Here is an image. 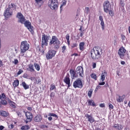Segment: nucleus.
Returning <instances> with one entry per match:
<instances>
[{"mask_svg":"<svg viewBox=\"0 0 130 130\" xmlns=\"http://www.w3.org/2000/svg\"><path fill=\"white\" fill-rule=\"evenodd\" d=\"M54 96V92H52L50 94V97H53Z\"/></svg>","mask_w":130,"mask_h":130,"instance_id":"obj_62","label":"nucleus"},{"mask_svg":"<svg viewBox=\"0 0 130 130\" xmlns=\"http://www.w3.org/2000/svg\"><path fill=\"white\" fill-rule=\"evenodd\" d=\"M22 73H23V70H22V69H20L17 73V75L19 76V75H21Z\"/></svg>","mask_w":130,"mask_h":130,"instance_id":"obj_47","label":"nucleus"},{"mask_svg":"<svg viewBox=\"0 0 130 130\" xmlns=\"http://www.w3.org/2000/svg\"><path fill=\"white\" fill-rule=\"evenodd\" d=\"M16 113L19 117H22V112L20 111L17 110L16 111Z\"/></svg>","mask_w":130,"mask_h":130,"instance_id":"obj_38","label":"nucleus"},{"mask_svg":"<svg viewBox=\"0 0 130 130\" xmlns=\"http://www.w3.org/2000/svg\"><path fill=\"white\" fill-rule=\"evenodd\" d=\"M23 24L25 27H26L28 30H29L31 33L34 32V27H33V26L31 25V22H30L29 20H26L24 21Z\"/></svg>","mask_w":130,"mask_h":130,"instance_id":"obj_7","label":"nucleus"},{"mask_svg":"<svg viewBox=\"0 0 130 130\" xmlns=\"http://www.w3.org/2000/svg\"><path fill=\"white\" fill-rule=\"evenodd\" d=\"M29 128H30V127L28 125H25L22 126L21 127V129H22V130H28V129H29Z\"/></svg>","mask_w":130,"mask_h":130,"instance_id":"obj_33","label":"nucleus"},{"mask_svg":"<svg viewBox=\"0 0 130 130\" xmlns=\"http://www.w3.org/2000/svg\"><path fill=\"white\" fill-rule=\"evenodd\" d=\"M49 37L50 36L46 35L45 34L42 35V46H47L48 45V40H49Z\"/></svg>","mask_w":130,"mask_h":130,"instance_id":"obj_5","label":"nucleus"},{"mask_svg":"<svg viewBox=\"0 0 130 130\" xmlns=\"http://www.w3.org/2000/svg\"><path fill=\"white\" fill-rule=\"evenodd\" d=\"M90 78H91V79H93L95 81H96L98 79L97 75L95 73H92L90 75Z\"/></svg>","mask_w":130,"mask_h":130,"instance_id":"obj_31","label":"nucleus"},{"mask_svg":"<svg viewBox=\"0 0 130 130\" xmlns=\"http://www.w3.org/2000/svg\"><path fill=\"white\" fill-rule=\"evenodd\" d=\"M84 33H85V32H84V30L81 31V32H80V37H83V36H84Z\"/></svg>","mask_w":130,"mask_h":130,"instance_id":"obj_55","label":"nucleus"},{"mask_svg":"<svg viewBox=\"0 0 130 130\" xmlns=\"http://www.w3.org/2000/svg\"><path fill=\"white\" fill-rule=\"evenodd\" d=\"M103 8L105 13H108V11H109V8H111V5L110 4V2H109V1H105L103 4Z\"/></svg>","mask_w":130,"mask_h":130,"instance_id":"obj_9","label":"nucleus"},{"mask_svg":"<svg viewBox=\"0 0 130 130\" xmlns=\"http://www.w3.org/2000/svg\"><path fill=\"white\" fill-rule=\"evenodd\" d=\"M84 46H85L84 42H81L79 44V49L81 51H84V50L85 49Z\"/></svg>","mask_w":130,"mask_h":130,"instance_id":"obj_26","label":"nucleus"},{"mask_svg":"<svg viewBox=\"0 0 130 130\" xmlns=\"http://www.w3.org/2000/svg\"><path fill=\"white\" fill-rule=\"evenodd\" d=\"M63 82L66 84V85H68V88L71 87V79H70V74L69 73H68L64 77Z\"/></svg>","mask_w":130,"mask_h":130,"instance_id":"obj_13","label":"nucleus"},{"mask_svg":"<svg viewBox=\"0 0 130 130\" xmlns=\"http://www.w3.org/2000/svg\"><path fill=\"white\" fill-rule=\"evenodd\" d=\"M73 87L75 89L76 88H79L80 89H82V88H83V81H82V80H81V79L80 78L76 79L73 82Z\"/></svg>","mask_w":130,"mask_h":130,"instance_id":"obj_4","label":"nucleus"},{"mask_svg":"<svg viewBox=\"0 0 130 130\" xmlns=\"http://www.w3.org/2000/svg\"><path fill=\"white\" fill-rule=\"evenodd\" d=\"M34 66L37 71H40V66L39 64H37V63H35Z\"/></svg>","mask_w":130,"mask_h":130,"instance_id":"obj_37","label":"nucleus"},{"mask_svg":"<svg viewBox=\"0 0 130 130\" xmlns=\"http://www.w3.org/2000/svg\"><path fill=\"white\" fill-rule=\"evenodd\" d=\"M48 127V126H47V125H42L41 126V128H47Z\"/></svg>","mask_w":130,"mask_h":130,"instance_id":"obj_49","label":"nucleus"},{"mask_svg":"<svg viewBox=\"0 0 130 130\" xmlns=\"http://www.w3.org/2000/svg\"><path fill=\"white\" fill-rule=\"evenodd\" d=\"M113 127H114V128H117V129L119 130L122 129V126L118 124H114L113 126Z\"/></svg>","mask_w":130,"mask_h":130,"instance_id":"obj_28","label":"nucleus"},{"mask_svg":"<svg viewBox=\"0 0 130 130\" xmlns=\"http://www.w3.org/2000/svg\"><path fill=\"white\" fill-rule=\"evenodd\" d=\"M77 74H79L80 77H84V69L82 66H78L76 68Z\"/></svg>","mask_w":130,"mask_h":130,"instance_id":"obj_14","label":"nucleus"},{"mask_svg":"<svg viewBox=\"0 0 130 130\" xmlns=\"http://www.w3.org/2000/svg\"><path fill=\"white\" fill-rule=\"evenodd\" d=\"M10 128H14V125L12 124H10Z\"/></svg>","mask_w":130,"mask_h":130,"instance_id":"obj_64","label":"nucleus"},{"mask_svg":"<svg viewBox=\"0 0 130 130\" xmlns=\"http://www.w3.org/2000/svg\"><path fill=\"white\" fill-rule=\"evenodd\" d=\"M121 38L123 41V40H125V36L123 35V34H121Z\"/></svg>","mask_w":130,"mask_h":130,"instance_id":"obj_46","label":"nucleus"},{"mask_svg":"<svg viewBox=\"0 0 130 130\" xmlns=\"http://www.w3.org/2000/svg\"><path fill=\"white\" fill-rule=\"evenodd\" d=\"M101 88V87L100 86V85H98L95 88V91H98V89Z\"/></svg>","mask_w":130,"mask_h":130,"instance_id":"obj_58","label":"nucleus"},{"mask_svg":"<svg viewBox=\"0 0 130 130\" xmlns=\"http://www.w3.org/2000/svg\"><path fill=\"white\" fill-rule=\"evenodd\" d=\"M125 51H126V50H125V49H124L123 47H121L119 48L118 54L121 59H123V58H124V54H125Z\"/></svg>","mask_w":130,"mask_h":130,"instance_id":"obj_11","label":"nucleus"},{"mask_svg":"<svg viewBox=\"0 0 130 130\" xmlns=\"http://www.w3.org/2000/svg\"><path fill=\"white\" fill-rule=\"evenodd\" d=\"M96 64L95 62H92V69H95Z\"/></svg>","mask_w":130,"mask_h":130,"instance_id":"obj_54","label":"nucleus"},{"mask_svg":"<svg viewBox=\"0 0 130 130\" xmlns=\"http://www.w3.org/2000/svg\"><path fill=\"white\" fill-rule=\"evenodd\" d=\"M66 5H67V2H62V4L60 6V8H62V7H63V6H66Z\"/></svg>","mask_w":130,"mask_h":130,"instance_id":"obj_48","label":"nucleus"},{"mask_svg":"<svg viewBox=\"0 0 130 130\" xmlns=\"http://www.w3.org/2000/svg\"><path fill=\"white\" fill-rule=\"evenodd\" d=\"M43 0H35L37 4H40V3H41V2H43Z\"/></svg>","mask_w":130,"mask_h":130,"instance_id":"obj_56","label":"nucleus"},{"mask_svg":"<svg viewBox=\"0 0 130 130\" xmlns=\"http://www.w3.org/2000/svg\"><path fill=\"white\" fill-rule=\"evenodd\" d=\"M66 38L67 39V43L68 45H70V35L69 34H67L66 36Z\"/></svg>","mask_w":130,"mask_h":130,"instance_id":"obj_35","label":"nucleus"},{"mask_svg":"<svg viewBox=\"0 0 130 130\" xmlns=\"http://www.w3.org/2000/svg\"><path fill=\"white\" fill-rule=\"evenodd\" d=\"M70 74L72 76V79H75V78H78V74L76 73L75 70L70 69Z\"/></svg>","mask_w":130,"mask_h":130,"instance_id":"obj_16","label":"nucleus"},{"mask_svg":"<svg viewBox=\"0 0 130 130\" xmlns=\"http://www.w3.org/2000/svg\"><path fill=\"white\" fill-rule=\"evenodd\" d=\"M2 99H6L7 97L6 96V94L5 93H2Z\"/></svg>","mask_w":130,"mask_h":130,"instance_id":"obj_44","label":"nucleus"},{"mask_svg":"<svg viewBox=\"0 0 130 130\" xmlns=\"http://www.w3.org/2000/svg\"><path fill=\"white\" fill-rule=\"evenodd\" d=\"M17 18L18 19V22L21 24H24L26 21V19L24 17V15L22 13L18 12L17 15Z\"/></svg>","mask_w":130,"mask_h":130,"instance_id":"obj_10","label":"nucleus"},{"mask_svg":"<svg viewBox=\"0 0 130 130\" xmlns=\"http://www.w3.org/2000/svg\"><path fill=\"white\" fill-rule=\"evenodd\" d=\"M29 48L30 45L28 44L27 41L21 42L20 45V54L21 56H24V53H25Z\"/></svg>","mask_w":130,"mask_h":130,"instance_id":"obj_3","label":"nucleus"},{"mask_svg":"<svg viewBox=\"0 0 130 130\" xmlns=\"http://www.w3.org/2000/svg\"><path fill=\"white\" fill-rule=\"evenodd\" d=\"M101 25L102 26V30H104V29H105V24L104 23V21H101Z\"/></svg>","mask_w":130,"mask_h":130,"instance_id":"obj_39","label":"nucleus"},{"mask_svg":"<svg viewBox=\"0 0 130 130\" xmlns=\"http://www.w3.org/2000/svg\"><path fill=\"white\" fill-rule=\"evenodd\" d=\"M57 5H58V1L57 0H51L49 7H50L51 10H57Z\"/></svg>","mask_w":130,"mask_h":130,"instance_id":"obj_8","label":"nucleus"},{"mask_svg":"<svg viewBox=\"0 0 130 130\" xmlns=\"http://www.w3.org/2000/svg\"><path fill=\"white\" fill-rule=\"evenodd\" d=\"M20 85H21V86L23 87V88L25 90H27V89H29V85H27L26 83V82H25L24 81L22 82V84Z\"/></svg>","mask_w":130,"mask_h":130,"instance_id":"obj_29","label":"nucleus"},{"mask_svg":"<svg viewBox=\"0 0 130 130\" xmlns=\"http://www.w3.org/2000/svg\"><path fill=\"white\" fill-rule=\"evenodd\" d=\"M27 71H29V72H35V70H34V66L31 63L28 65V68H27Z\"/></svg>","mask_w":130,"mask_h":130,"instance_id":"obj_25","label":"nucleus"},{"mask_svg":"<svg viewBox=\"0 0 130 130\" xmlns=\"http://www.w3.org/2000/svg\"><path fill=\"white\" fill-rule=\"evenodd\" d=\"M54 89H55V85H51L50 87V91H52V90H54Z\"/></svg>","mask_w":130,"mask_h":130,"instance_id":"obj_43","label":"nucleus"},{"mask_svg":"<svg viewBox=\"0 0 130 130\" xmlns=\"http://www.w3.org/2000/svg\"><path fill=\"white\" fill-rule=\"evenodd\" d=\"M99 20L101 21V22H103L104 21L103 20V17H102V16H99Z\"/></svg>","mask_w":130,"mask_h":130,"instance_id":"obj_51","label":"nucleus"},{"mask_svg":"<svg viewBox=\"0 0 130 130\" xmlns=\"http://www.w3.org/2000/svg\"><path fill=\"white\" fill-rule=\"evenodd\" d=\"M99 85L100 86H103V85H105V82L103 81L102 82H100V83L99 84Z\"/></svg>","mask_w":130,"mask_h":130,"instance_id":"obj_52","label":"nucleus"},{"mask_svg":"<svg viewBox=\"0 0 130 130\" xmlns=\"http://www.w3.org/2000/svg\"><path fill=\"white\" fill-rule=\"evenodd\" d=\"M25 116L27 118L25 121L26 123H28V122H31V121H32V118H33V114L32 113L27 111L25 112Z\"/></svg>","mask_w":130,"mask_h":130,"instance_id":"obj_12","label":"nucleus"},{"mask_svg":"<svg viewBox=\"0 0 130 130\" xmlns=\"http://www.w3.org/2000/svg\"><path fill=\"white\" fill-rule=\"evenodd\" d=\"M9 112L6 111L0 110V115L3 117H7V116H9Z\"/></svg>","mask_w":130,"mask_h":130,"instance_id":"obj_21","label":"nucleus"},{"mask_svg":"<svg viewBox=\"0 0 130 130\" xmlns=\"http://www.w3.org/2000/svg\"><path fill=\"white\" fill-rule=\"evenodd\" d=\"M10 9L7 8L4 12V16L6 18H9V16H12L13 15V12H10Z\"/></svg>","mask_w":130,"mask_h":130,"instance_id":"obj_19","label":"nucleus"},{"mask_svg":"<svg viewBox=\"0 0 130 130\" xmlns=\"http://www.w3.org/2000/svg\"><path fill=\"white\" fill-rule=\"evenodd\" d=\"M92 94H93V89H90L87 93L89 98H91V97H92Z\"/></svg>","mask_w":130,"mask_h":130,"instance_id":"obj_32","label":"nucleus"},{"mask_svg":"<svg viewBox=\"0 0 130 130\" xmlns=\"http://www.w3.org/2000/svg\"><path fill=\"white\" fill-rule=\"evenodd\" d=\"M102 48L100 47H94L91 50L90 54L91 57L92 59L93 60H97V59H99L100 57H101V55L102 54Z\"/></svg>","mask_w":130,"mask_h":130,"instance_id":"obj_1","label":"nucleus"},{"mask_svg":"<svg viewBox=\"0 0 130 130\" xmlns=\"http://www.w3.org/2000/svg\"><path fill=\"white\" fill-rule=\"evenodd\" d=\"M66 49H67V47L66 46H63L62 47V53H64L66 52Z\"/></svg>","mask_w":130,"mask_h":130,"instance_id":"obj_42","label":"nucleus"},{"mask_svg":"<svg viewBox=\"0 0 130 130\" xmlns=\"http://www.w3.org/2000/svg\"><path fill=\"white\" fill-rule=\"evenodd\" d=\"M1 103L2 105H7V104H8V102H7L6 99L1 100Z\"/></svg>","mask_w":130,"mask_h":130,"instance_id":"obj_36","label":"nucleus"},{"mask_svg":"<svg viewBox=\"0 0 130 130\" xmlns=\"http://www.w3.org/2000/svg\"><path fill=\"white\" fill-rule=\"evenodd\" d=\"M32 80H35L36 84H40L41 83V79H36L35 77L32 78Z\"/></svg>","mask_w":130,"mask_h":130,"instance_id":"obj_34","label":"nucleus"},{"mask_svg":"<svg viewBox=\"0 0 130 130\" xmlns=\"http://www.w3.org/2000/svg\"><path fill=\"white\" fill-rule=\"evenodd\" d=\"M108 12L111 17H113L114 16V13H113V11H112V10H109V9Z\"/></svg>","mask_w":130,"mask_h":130,"instance_id":"obj_40","label":"nucleus"},{"mask_svg":"<svg viewBox=\"0 0 130 130\" xmlns=\"http://www.w3.org/2000/svg\"><path fill=\"white\" fill-rule=\"evenodd\" d=\"M35 122H40L42 120V116L40 114H38L35 117L34 119Z\"/></svg>","mask_w":130,"mask_h":130,"instance_id":"obj_18","label":"nucleus"},{"mask_svg":"<svg viewBox=\"0 0 130 130\" xmlns=\"http://www.w3.org/2000/svg\"><path fill=\"white\" fill-rule=\"evenodd\" d=\"M27 110H28V111H31V110H32V107H28L27 108Z\"/></svg>","mask_w":130,"mask_h":130,"instance_id":"obj_59","label":"nucleus"},{"mask_svg":"<svg viewBox=\"0 0 130 130\" xmlns=\"http://www.w3.org/2000/svg\"><path fill=\"white\" fill-rule=\"evenodd\" d=\"M20 84V81H19V80L17 79L16 80H14L13 83V86L14 87V88L15 89L19 86Z\"/></svg>","mask_w":130,"mask_h":130,"instance_id":"obj_24","label":"nucleus"},{"mask_svg":"<svg viewBox=\"0 0 130 130\" xmlns=\"http://www.w3.org/2000/svg\"><path fill=\"white\" fill-rule=\"evenodd\" d=\"M13 62L15 64H18V62H19V61L18 60V59H15Z\"/></svg>","mask_w":130,"mask_h":130,"instance_id":"obj_53","label":"nucleus"},{"mask_svg":"<svg viewBox=\"0 0 130 130\" xmlns=\"http://www.w3.org/2000/svg\"><path fill=\"white\" fill-rule=\"evenodd\" d=\"M8 102L10 105V106L11 107H12V108H16L17 106H16V103H15V102L11 101V100H9Z\"/></svg>","mask_w":130,"mask_h":130,"instance_id":"obj_27","label":"nucleus"},{"mask_svg":"<svg viewBox=\"0 0 130 130\" xmlns=\"http://www.w3.org/2000/svg\"><path fill=\"white\" fill-rule=\"evenodd\" d=\"M85 117L87 118V121H89L90 123H93V122H95V119H94V118L91 115L87 114Z\"/></svg>","mask_w":130,"mask_h":130,"instance_id":"obj_17","label":"nucleus"},{"mask_svg":"<svg viewBox=\"0 0 130 130\" xmlns=\"http://www.w3.org/2000/svg\"><path fill=\"white\" fill-rule=\"evenodd\" d=\"M100 106L102 108H103L104 107H105V105L104 104H101L100 105Z\"/></svg>","mask_w":130,"mask_h":130,"instance_id":"obj_60","label":"nucleus"},{"mask_svg":"<svg viewBox=\"0 0 130 130\" xmlns=\"http://www.w3.org/2000/svg\"><path fill=\"white\" fill-rule=\"evenodd\" d=\"M4 128H5V127L3 125H1L0 126V130H3L4 129Z\"/></svg>","mask_w":130,"mask_h":130,"instance_id":"obj_61","label":"nucleus"},{"mask_svg":"<svg viewBox=\"0 0 130 130\" xmlns=\"http://www.w3.org/2000/svg\"><path fill=\"white\" fill-rule=\"evenodd\" d=\"M48 116H49L48 118V119L49 121H51V120H52V117H54L53 119H54L55 120L57 119V118H58V116L56 114H55L53 113H49L48 114Z\"/></svg>","mask_w":130,"mask_h":130,"instance_id":"obj_15","label":"nucleus"},{"mask_svg":"<svg viewBox=\"0 0 130 130\" xmlns=\"http://www.w3.org/2000/svg\"><path fill=\"white\" fill-rule=\"evenodd\" d=\"M85 12H86V13H89V12H90V9H89V7H86L85 8Z\"/></svg>","mask_w":130,"mask_h":130,"instance_id":"obj_50","label":"nucleus"},{"mask_svg":"<svg viewBox=\"0 0 130 130\" xmlns=\"http://www.w3.org/2000/svg\"><path fill=\"white\" fill-rule=\"evenodd\" d=\"M53 46V48L55 50H57L59 49V45H60V41L58 40L56 36H52V39L49 42V45Z\"/></svg>","mask_w":130,"mask_h":130,"instance_id":"obj_2","label":"nucleus"},{"mask_svg":"<svg viewBox=\"0 0 130 130\" xmlns=\"http://www.w3.org/2000/svg\"><path fill=\"white\" fill-rule=\"evenodd\" d=\"M121 64H122V65L125 64V62L124 61H121Z\"/></svg>","mask_w":130,"mask_h":130,"instance_id":"obj_63","label":"nucleus"},{"mask_svg":"<svg viewBox=\"0 0 130 130\" xmlns=\"http://www.w3.org/2000/svg\"><path fill=\"white\" fill-rule=\"evenodd\" d=\"M107 76V72L104 70L103 72H102L101 76V79L102 82H104V81H105V78H106Z\"/></svg>","mask_w":130,"mask_h":130,"instance_id":"obj_20","label":"nucleus"},{"mask_svg":"<svg viewBox=\"0 0 130 130\" xmlns=\"http://www.w3.org/2000/svg\"><path fill=\"white\" fill-rule=\"evenodd\" d=\"M78 46V44L77 42L76 43H73L72 44L71 47L72 48H75V47H77Z\"/></svg>","mask_w":130,"mask_h":130,"instance_id":"obj_41","label":"nucleus"},{"mask_svg":"<svg viewBox=\"0 0 130 130\" xmlns=\"http://www.w3.org/2000/svg\"><path fill=\"white\" fill-rule=\"evenodd\" d=\"M89 106H96V104L94 102V101L92 100H89L88 101Z\"/></svg>","mask_w":130,"mask_h":130,"instance_id":"obj_30","label":"nucleus"},{"mask_svg":"<svg viewBox=\"0 0 130 130\" xmlns=\"http://www.w3.org/2000/svg\"><path fill=\"white\" fill-rule=\"evenodd\" d=\"M2 67H4V63H3V61L0 60V68H2Z\"/></svg>","mask_w":130,"mask_h":130,"instance_id":"obj_57","label":"nucleus"},{"mask_svg":"<svg viewBox=\"0 0 130 130\" xmlns=\"http://www.w3.org/2000/svg\"><path fill=\"white\" fill-rule=\"evenodd\" d=\"M118 98H116L117 102L121 103L123 102V100L125 98V95H123L122 96L118 95Z\"/></svg>","mask_w":130,"mask_h":130,"instance_id":"obj_22","label":"nucleus"},{"mask_svg":"<svg viewBox=\"0 0 130 130\" xmlns=\"http://www.w3.org/2000/svg\"><path fill=\"white\" fill-rule=\"evenodd\" d=\"M10 11H14V10H16V6L14 3H11V4H9L8 6V8Z\"/></svg>","mask_w":130,"mask_h":130,"instance_id":"obj_23","label":"nucleus"},{"mask_svg":"<svg viewBox=\"0 0 130 130\" xmlns=\"http://www.w3.org/2000/svg\"><path fill=\"white\" fill-rule=\"evenodd\" d=\"M55 54H56V51L50 50L46 55V59L48 60L51 59L52 57H54V56H55Z\"/></svg>","mask_w":130,"mask_h":130,"instance_id":"obj_6","label":"nucleus"},{"mask_svg":"<svg viewBox=\"0 0 130 130\" xmlns=\"http://www.w3.org/2000/svg\"><path fill=\"white\" fill-rule=\"evenodd\" d=\"M109 107L110 110H111V109H113V105H112V104L110 103L109 104Z\"/></svg>","mask_w":130,"mask_h":130,"instance_id":"obj_45","label":"nucleus"}]
</instances>
